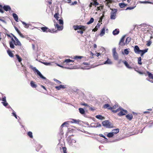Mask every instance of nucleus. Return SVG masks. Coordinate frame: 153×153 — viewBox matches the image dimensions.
Instances as JSON below:
<instances>
[{
	"instance_id": "f257e3e1",
	"label": "nucleus",
	"mask_w": 153,
	"mask_h": 153,
	"mask_svg": "<svg viewBox=\"0 0 153 153\" xmlns=\"http://www.w3.org/2000/svg\"><path fill=\"white\" fill-rule=\"evenodd\" d=\"M14 39L12 38L11 41L9 42V45L10 48H14L15 47L14 44L16 46H22V45L18 39L14 35L13 36Z\"/></svg>"
},
{
	"instance_id": "f03ea898",
	"label": "nucleus",
	"mask_w": 153,
	"mask_h": 153,
	"mask_svg": "<svg viewBox=\"0 0 153 153\" xmlns=\"http://www.w3.org/2000/svg\"><path fill=\"white\" fill-rule=\"evenodd\" d=\"M118 111H119V112L117 114L120 116L125 115L128 113V111L126 110H124L121 108H119L115 110L112 111V112L114 113Z\"/></svg>"
},
{
	"instance_id": "7ed1b4c3",
	"label": "nucleus",
	"mask_w": 153,
	"mask_h": 153,
	"mask_svg": "<svg viewBox=\"0 0 153 153\" xmlns=\"http://www.w3.org/2000/svg\"><path fill=\"white\" fill-rule=\"evenodd\" d=\"M40 28L42 31L44 32L53 33L56 32L54 29L51 30L46 26L42 27Z\"/></svg>"
},
{
	"instance_id": "20e7f679",
	"label": "nucleus",
	"mask_w": 153,
	"mask_h": 153,
	"mask_svg": "<svg viewBox=\"0 0 153 153\" xmlns=\"http://www.w3.org/2000/svg\"><path fill=\"white\" fill-rule=\"evenodd\" d=\"M73 28L75 30H81L83 31H85L86 28L85 26L82 25H74Z\"/></svg>"
},
{
	"instance_id": "39448f33",
	"label": "nucleus",
	"mask_w": 153,
	"mask_h": 153,
	"mask_svg": "<svg viewBox=\"0 0 153 153\" xmlns=\"http://www.w3.org/2000/svg\"><path fill=\"white\" fill-rule=\"evenodd\" d=\"M31 68L34 71L36 72L37 74L40 76V77L41 78L44 79H46V78L44 76L39 72V71L38 70L36 67H32V66H31Z\"/></svg>"
},
{
	"instance_id": "423d86ee",
	"label": "nucleus",
	"mask_w": 153,
	"mask_h": 153,
	"mask_svg": "<svg viewBox=\"0 0 153 153\" xmlns=\"http://www.w3.org/2000/svg\"><path fill=\"white\" fill-rule=\"evenodd\" d=\"M111 9L113 12H111V19H114L116 18V16L117 10L116 9Z\"/></svg>"
},
{
	"instance_id": "0eeeda50",
	"label": "nucleus",
	"mask_w": 153,
	"mask_h": 153,
	"mask_svg": "<svg viewBox=\"0 0 153 153\" xmlns=\"http://www.w3.org/2000/svg\"><path fill=\"white\" fill-rule=\"evenodd\" d=\"M102 124L103 126L106 128H109L111 127V124L108 120H106L102 122Z\"/></svg>"
},
{
	"instance_id": "6e6552de",
	"label": "nucleus",
	"mask_w": 153,
	"mask_h": 153,
	"mask_svg": "<svg viewBox=\"0 0 153 153\" xmlns=\"http://www.w3.org/2000/svg\"><path fill=\"white\" fill-rule=\"evenodd\" d=\"M113 56L114 59L115 60H117L118 59V56L117 53L116 52L115 48H114L112 50Z\"/></svg>"
},
{
	"instance_id": "1a4fd4ad",
	"label": "nucleus",
	"mask_w": 153,
	"mask_h": 153,
	"mask_svg": "<svg viewBox=\"0 0 153 153\" xmlns=\"http://www.w3.org/2000/svg\"><path fill=\"white\" fill-rule=\"evenodd\" d=\"M146 73L148 74L149 78H147V80L152 83H153V81L152 80H150V79H153V74L151 73L149 71H147Z\"/></svg>"
},
{
	"instance_id": "9d476101",
	"label": "nucleus",
	"mask_w": 153,
	"mask_h": 153,
	"mask_svg": "<svg viewBox=\"0 0 153 153\" xmlns=\"http://www.w3.org/2000/svg\"><path fill=\"white\" fill-rule=\"evenodd\" d=\"M125 37V36H123L121 39L119 45L121 46H124L126 44L125 42H124V39Z\"/></svg>"
},
{
	"instance_id": "9b49d317",
	"label": "nucleus",
	"mask_w": 153,
	"mask_h": 153,
	"mask_svg": "<svg viewBox=\"0 0 153 153\" xmlns=\"http://www.w3.org/2000/svg\"><path fill=\"white\" fill-rule=\"evenodd\" d=\"M141 50L139 48L137 45H135L134 48V52L137 54H140Z\"/></svg>"
},
{
	"instance_id": "f8f14e48",
	"label": "nucleus",
	"mask_w": 153,
	"mask_h": 153,
	"mask_svg": "<svg viewBox=\"0 0 153 153\" xmlns=\"http://www.w3.org/2000/svg\"><path fill=\"white\" fill-rule=\"evenodd\" d=\"M54 25L55 27L57 28V29L58 30H62L63 28V27L62 26V25H61V26H59L58 24L56 23H55Z\"/></svg>"
},
{
	"instance_id": "ddd939ff",
	"label": "nucleus",
	"mask_w": 153,
	"mask_h": 153,
	"mask_svg": "<svg viewBox=\"0 0 153 153\" xmlns=\"http://www.w3.org/2000/svg\"><path fill=\"white\" fill-rule=\"evenodd\" d=\"M4 10L7 11H10L11 10L10 7L9 5H4L2 7Z\"/></svg>"
},
{
	"instance_id": "4468645a",
	"label": "nucleus",
	"mask_w": 153,
	"mask_h": 153,
	"mask_svg": "<svg viewBox=\"0 0 153 153\" xmlns=\"http://www.w3.org/2000/svg\"><path fill=\"white\" fill-rule=\"evenodd\" d=\"M74 61L71 60L70 59H66L63 62V64H66L68 65V63L71 62H73Z\"/></svg>"
},
{
	"instance_id": "2eb2a0df",
	"label": "nucleus",
	"mask_w": 153,
	"mask_h": 153,
	"mask_svg": "<svg viewBox=\"0 0 153 153\" xmlns=\"http://www.w3.org/2000/svg\"><path fill=\"white\" fill-rule=\"evenodd\" d=\"M122 62L128 68L130 69H132V67L130 66L128 63L125 60H123L122 61Z\"/></svg>"
},
{
	"instance_id": "dca6fc26",
	"label": "nucleus",
	"mask_w": 153,
	"mask_h": 153,
	"mask_svg": "<svg viewBox=\"0 0 153 153\" xmlns=\"http://www.w3.org/2000/svg\"><path fill=\"white\" fill-rule=\"evenodd\" d=\"M126 117L129 120H131L133 118V115L131 114H129L126 115Z\"/></svg>"
},
{
	"instance_id": "f3484780",
	"label": "nucleus",
	"mask_w": 153,
	"mask_h": 153,
	"mask_svg": "<svg viewBox=\"0 0 153 153\" xmlns=\"http://www.w3.org/2000/svg\"><path fill=\"white\" fill-rule=\"evenodd\" d=\"M66 88L65 85H60L58 86H56L55 87V88L57 90H59L61 88Z\"/></svg>"
},
{
	"instance_id": "a211bd4d",
	"label": "nucleus",
	"mask_w": 153,
	"mask_h": 153,
	"mask_svg": "<svg viewBox=\"0 0 153 153\" xmlns=\"http://www.w3.org/2000/svg\"><path fill=\"white\" fill-rule=\"evenodd\" d=\"M55 12H56L55 14L54 15V17L57 20H58L59 18V13L58 10H56V11H55Z\"/></svg>"
},
{
	"instance_id": "6ab92c4d",
	"label": "nucleus",
	"mask_w": 153,
	"mask_h": 153,
	"mask_svg": "<svg viewBox=\"0 0 153 153\" xmlns=\"http://www.w3.org/2000/svg\"><path fill=\"white\" fill-rule=\"evenodd\" d=\"M148 50V49H145L144 50H141L140 51V56H142L146 52H147V51Z\"/></svg>"
},
{
	"instance_id": "aec40b11",
	"label": "nucleus",
	"mask_w": 153,
	"mask_h": 153,
	"mask_svg": "<svg viewBox=\"0 0 153 153\" xmlns=\"http://www.w3.org/2000/svg\"><path fill=\"white\" fill-rule=\"evenodd\" d=\"M13 16L15 20L17 22H18V19L17 15L15 13H13Z\"/></svg>"
},
{
	"instance_id": "412c9836",
	"label": "nucleus",
	"mask_w": 153,
	"mask_h": 153,
	"mask_svg": "<svg viewBox=\"0 0 153 153\" xmlns=\"http://www.w3.org/2000/svg\"><path fill=\"white\" fill-rule=\"evenodd\" d=\"M100 24L99 23H98L97 24V25L96 26L95 28L93 29L92 31H94V32L97 31L98 28H99L100 27Z\"/></svg>"
},
{
	"instance_id": "4be33fe9",
	"label": "nucleus",
	"mask_w": 153,
	"mask_h": 153,
	"mask_svg": "<svg viewBox=\"0 0 153 153\" xmlns=\"http://www.w3.org/2000/svg\"><path fill=\"white\" fill-rule=\"evenodd\" d=\"M7 52L10 56L11 57H14L13 53L9 49L7 50Z\"/></svg>"
},
{
	"instance_id": "5701e85b",
	"label": "nucleus",
	"mask_w": 153,
	"mask_h": 153,
	"mask_svg": "<svg viewBox=\"0 0 153 153\" xmlns=\"http://www.w3.org/2000/svg\"><path fill=\"white\" fill-rule=\"evenodd\" d=\"M93 2L91 3H92L93 5L95 7L99 4V3L97 1V0H92Z\"/></svg>"
},
{
	"instance_id": "b1692460",
	"label": "nucleus",
	"mask_w": 153,
	"mask_h": 153,
	"mask_svg": "<svg viewBox=\"0 0 153 153\" xmlns=\"http://www.w3.org/2000/svg\"><path fill=\"white\" fill-rule=\"evenodd\" d=\"M31 86L33 88H36L37 87V85L35 84V82L33 81H31L30 83Z\"/></svg>"
},
{
	"instance_id": "393cba45",
	"label": "nucleus",
	"mask_w": 153,
	"mask_h": 153,
	"mask_svg": "<svg viewBox=\"0 0 153 153\" xmlns=\"http://www.w3.org/2000/svg\"><path fill=\"white\" fill-rule=\"evenodd\" d=\"M119 131V129L118 128L114 129L112 130V133L114 135L115 134H116L118 133Z\"/></svg>"
},
{
	"instance_id": "a878e982",
	"label": "nucleus",
	"mask_w": 153,
	"mask_h": 153,
	"mask_svg": "<svg viewBox=\"0 0 153 153\" xmlns=\"http://www.w3.org/2000/svg\"><path fill=\"white\" fill-rule=\"evenodd\" d=\"M105 1L106 2V5L109 7L110 5L109 4L112 3V0H105Z\"/></svg>"
},
{
	"instance_id": "bb28decb",
	"label": "nucleus",
	"mask_w": 153,
	"mask_h": 153,
	"mask_svg": "<svg viewBox=\"0 0 153 153\" xmlns=\"http://www.w3.org/2000/svg\"><path fill=\"white\" fill-rule=\"evenodd\" d=\"M119 33V31L118 29H116L113 32V34L114 35H116Z\"/></svg>"
},
{
	"instance_id": "cd10ccee",
	"label": "nucleus",
	"mask_w": 153,
	"mask_h": 153,
	"mask_svg": "<svg viewBox=\"0 0 153 153\" xmlns=\"http://www.w3.org/2000/svg\"><path fill=\"white\" fill-rule=\"evenodd\" d=\"M119 5L120 7L123 8L124 7H125L127 5V4H126L124 3H119Z\"/></svg>"
},
{
	"instance_id": "c85d7f7f",
	"label": "nucleus",
	"mask_w": 153,
	"mask_h": 153,
	"mask_svg": "<svg viewBox=\"0 0 153 153\" xmlns=\"http://www.w3.org/2000/svg\"><path fill=\"white\" fill-rule=\"evenodd\" d=\"M105 33V27L103 28L101 30L100 35L101 36H103Z\"/></svg>"
},
{
	"instance_id": "c756f323",
	"label": "nucleus",
	"mask_w": 153,
	"mask_h": 153,
	"mask_svg": "<svg viewBox=\"0 0 153 153\" xmlns=\"http://www.w3.org/2000/svg\"><path fill=\"white\" fill-rule=\"evenodd\" d=\"M79 112L80 114H83L85 113V111L82 108H79Z\"/></svg>"
},
{
	"instance_id": "7c9ffc66",
	"label": "nucleus",
	"mask_w": 153,
	"mask_h": 153,
	"mask_svg": "<svg viewBox=\"0 0 153 153\" xmlns=\"http://www.w3.org/2000/svg\"><path fill=\"white\" fill-rule=\"evenodd\" d=\"M16 56L18 59V61L19 62H21L22 60V58L20 57L19 56L18 54H16Z\"/></svg>"
},
{
	"instance_id": "2f4dec72",
	"label": "nucleus",
	"mask_w": 153,
	"mask_h": 153,
	"mask_svg": "<svg viewBox=\"0 0 153 153\" xmlns=\"http://www.w3.org/2000/svg\"><path fill=\"white\" fill-rule=\"evenodd\" d=\"M27 135L31 138H33V137L32 134V133L31 131H29L27 133Z\"/></svg>"
},
{
	"instance_id": "473e14b6",
	"label": "nucleus",
	"mask_w": 153,
	"mask_h": 153,
	"mask_svg": "<svg viewBox=\"0 0 153 153\" xmlns=\"http://www.w3.org/2000/svg\"><path fill=\"white\" fill-rule=\"evenodd\" d=\"M117 105H114L113 106L109 107L108 108V109L112 110H114L113 109H115L117 107Z\"/></svg>"
},
{
	"instance_id": "72a5a7b5",
	"label": "nucleus",
	"mask_w": 153,
	"mask_h": 153,
	"mask_svg": "<svg viewBox=\"0 0 153 153\" xmlns=\"http://www.w3.org/2000/svg\"><path fill=\"white\" fill-rule=\"evenodd\" d=\"M111 63L112 62L111 61L110 59L108 58L107 60L104 63V64H111Z\"/></svg>"
},
{
	"instance_id": "f704fd0d",
	"label": "nucleus",
	"mask_w": 153,
	"mask_h": 153,
	"mask_svg": "<svg viewBox=\"0 0 153 153\" xmlns=\"http://www.w3.org/2000/svg\"><path fill=\"white\" fill-rule=\"evenodd\" d=\"M131 40V38L130 37H127L126 40L125 42L126 43V44H128L129 42Z\"/></svg>"
},
{
	"instance_id": "c9c22d12",
	"label": "nucleus",
	"mask_w": 153,
	"mask_h": 153,
	"mask_svg": "<svg viewBox=\"0 0 153 153\" xmlns=\"http://www.w3.org/2000/svg\"><path fill=\"white\" fill-rule=\"evenodd\" d=\"M114 135L113 134L112 132L109 133L107 135V137L111 138Z\"/></svg>"
},
{
	"instance_id": "e433bc0d",
	"label": "nucleus",
	"mask_w": 153,
	"mask_h": 153,
	"mask_svg": "<svg viewBox=\"0 0 153 153\" xmlns=\"http://www.w3.org/2000/svg\"><path fill=\"white\" fill-rule=\"evenodd\" d=\"M96 118L100 120H102L104 118V117L101 115H97L96 116Z\"/></svg>"
},
{
	"instance_id": "4c0bfd02",
	"label": "nucleus",
	"mask_w": 153,
	"mask_h": 153,
	"mask_svg": "<svg viewBox=\"0 0 153 153\" xmlns=\"http://www.w3.org/2000/svg\"><path fill=\"white\" fill-rule=\"evenodd\" d=\"M141 57H139L138 58V63L140 65H141L142 63L141 62Z\"/></svg>"
},
{
	"instance_id": "58836bf2",
	"label": "nucleus",
	"mask_w": 153,
	"mask_h": 153,
	"mask_svg": "<svg viewBox=\"0 0 153 153\" xmlns=\"http://www.w3.org/2000/svg\"><path fill=\"white\" fill-rule=\"evenodd\" d=\"M94 18H91L90 19V21L87 23V24L88 25H89L90 24H91L94 22Z\"/></svg>"
},
{
	"instance_id": "ea45409f",
	"label": "nucleus",
	"mask_w": 153,
	"mask_h": 153,
	"mask_svg": "<svg viewBox=\"0 0 153 153\" xmlns=\"http://www.w3.org/2000/svg\"><path fill=\"white\" fill-rule=\"evenodd\" d=\"M103 108H108L109 107H110V105L108 104H106L103 105Z\"/></svg>"
},
{
	"instance_id": "a19ab883",
	"label": "nucleus",
	"mask_w": 153,
	"mask_h": 153,
	"mask_svg": "<svg viewBox=\"0 0 153 153\" xmlns=\"http://www.w3.org/2000/svg\"><path fill=\"white\" fill-rule=\"evenodd\" d=\"M22 24L24 25V27L26 28H28L29 27V25L28 24H27L25 22H24L22 21Z\"/></svg>"
},
{
	"instance_id": "79ce46f5",
	"label": "nucleus",
	"mask_w": 153,
	"mask_h": 153,
	"mask_svg": "<svg viewBox=\"0 0 153 153\" xmlns=\"http://www.w3.org/2000/svg\"><path fill=\"white\" fill-rule=\"evenodd\" d=\"M82 58H83V56H75L74 57V59H77V60L78 59H81Z\"/></svg>"
},
{
	"instance_id": "37998d69",
	"label": "nucleus",
	"mask_w": 153,
	"mask_h": 153,
	"mask_svg": "<svg viewBox=\"0 0 153 153\" xmlns=\"http://www.w3.org/2000/svg\"><path fill=\"white\" fill-rule=\"evenodd\" d=\"M46 2L49 5H51L52 3V0H46Z\"/></svg>"
},
{
	"instance_id": "c03bdc74",
	"label": "nucleus",
	"mask_w": 153,
	"mask_h": 153,
	"mask_svg": "<svg viewBox=\"0 0 153 153\" xmlns=\"http://www.w3.org/2000/svg\"><path fill=\"white\" fill-rule=\"evenodd\" d=\"M59 21V23L60 24L62 25L63 26V21L62 19H59L58 20Z\"/></svg>"
},
{
	"instance_id": "a18cd8bd",
	"label": "nucleus",
	"mask_w": 153,
	"mask_h": 153,
	"mask_svg": "<svg viewBox=\"0 0 153 153\" xmlns=\"http://www.w3.org/2000/svg\"><path fill=\"white\" fill-rule=\"evenodd\" d=\"M124 52L125 54L126 55L128 54L129 52V51L128 50V49H125Z\"/></svg>"
},
{
	"instance_id": "49530a36",
	"label": "nucleus",
	"mask_w": 153,
	"mask_h": 153,
	"mask_svg": "<svg viewBox=\"0 0 153 153\" xmlns=\"http://www.w3.org/2000/svg\"><path fill=\"white\" fill-rule=\"evenodd\" d=\"M152 43V42L151 41L149 40L148 41H147V43L146 44V45L148 46H149L151 45Z\"/></svg>"
},
{
	"instance_id": "de8ad7c7",
	"label": "nucleus",
	"mask_w": 153,
	"mask_h": 153,
	"mask_svg": "<svg viewBox=\"0 0 153 153\" xmlns=\"http://www.w3.org/2000/svg\"><path fill=\"white\" fill-rule=\"evenodd\" d=\"M71 120L72 121L71 122L72 123H77V122H79V121L75 119H72Z\"/></svg>"
},
{
	"instance_id": "09e8293b",
	"label": "nucleus",
	"mask_w": 153,
	"mask_h": 153,
	"mask_svg": "<svg viewBox=\"0 0 153 153\" xmlns=\"http://www.w3.org/2000/svg\"><path fill=\"white\" fill-rule=\"evenodd\" d=\"M99 135L100 137H103V138H104L105 139V140H107V139L106 138L105 136H104V135H103L102 134H99Z\"/></svg>"
},
{
	"instance_id": "8fccbe9b",
	"label": "nucleus",
	"mask_w": 153,
	"mask_h": 153,
	"mask_svg": "<svg viewBox=\"0 0 153 153\" xmlns=\"http://www.w3.org/2000/svg\"><path fill=\"white\" fill-rule=\"evenodd\" d=\"M54 80L58 84H60L62 83L61 82L56 79H54Z\"/></svg>"
},
{
	"instance_id": "3c124183",
	"label": "nucleus",
	"mask_w": 153,
	"mask_h": 153,
	"mask_svg": "<svg viewBox=\"0 0 153 153\" xmlns=\"http://www.w3.org/2000/svg\"><path fill=\"white\" fill-rule=\"evenodd\" d=\"M5 106H6L8 104L7 102H1Z\"/></svg>"
},
{
	"instance_id": "603ef678",
	"label": "nucleus",
	"mask_w": 153,
	"mask_h": 153,
	"mask_svg": "<svg viewBox=\"0 0 153 153\" xmlns=\"http://www.w3.org/2000/svg\"><path fill=\"white\" fill-rule=\"evenodd\" d=\"M62 149L63 150L64 153H67L66 148L65 147H62Z\"/></svg>"
},
{
	"instance_id": "864d4df0",
	"label": "nucleus",
	"mask_w": 153,
	"mask_h": 153,
	"mask_svg": "<svg viewBox=\"0 0 153 153\" xmlns=\"http://www.w3.org/2000/svg\"><path fill=\"white\" fill-rule=\"evenodd\" d=\"M81 105H82L85 106L87 107H89L88 105L85 103H82L81 104Z\"/></svg>"
},
{
	"instance_id": "5fc2aeb1",
	"label": "nucleus",
	"mask_w": 153,
	"mask_h": 153,
	"mask_svg": "<svg viewBox=\"0 0 153 153\" xmlns=\"http://www.w3.org/2000/svg\"><path fill=\"white\" fill-rule=\"evenodd\" d=\"M134 7H128L126 8V10H132V9H133L134 8Z\"/></svg>"
},
{
	"instance_id": "6e6d98bb",
	"label": "nucleus",
	"mask_w": 153,
	"mask_h": 153,
	"mask_svg": "<svg viewBox=\"0 0 153 153\" xmlns=\"http://www.w3.org/2000/svg\"><path fill=\"white\" fill-rule=\"evenodd\" d=\"M83 30H79L77 31V33H80L81 34H82L83 33Z\"/></svg>"
},
{
	"instance_id": "4d7b16f0",
	"label": "nucleus",
	"mask_w": 153,
	"mask_h": 153,
	"mask_svg": "<svg viewBox=\"0 0 153 153\" xmlns=\"http://www.w3.org/2000/svg\"><path fill=\"white\" fill-rule=\"evenodd\" d=\"M16 31L18 33H20V31L18 30V28L16 26L14 27Z\"/></svg>"
},
{
	"instance_id": "13d9d810",
	"label": "nucleus",
	"mask_w": 153,
	"mask_h": 153,
	"mask_svg": "<svg viewBox=\"0 0 153 153\" xmlns=\"http://www.w3.org/2000/svg\"><path fill=\"white\" fill-rule=\"evenodd\" d=\"M66 124H68V122H65L61 126V127H63Z\"/></svg>"
},
{
	"instance_id": "bf43d9fd",
	"label": "nucleus",
	"mask_w": 153,
	"mask_h": 153,
	"mask_svg": "<svg viewBox=\"0 0 153 153\" xmlns=\"http://www.w3.org/2000/svg\"><path fill=\"white\" fill-rule=\"evenodd\" d=\"M103 8V6H101L99 7H97V9L98 10H100L101 9H102Z\"/></svg>"
},
{
	"instance_id": "052dcab7",
	"label": "nucleus",
	"mask_w": 153,
	"mask_h": 153,
	"mask_svg": "<svg viewBox=\"0 0 153 153\" xmlns=\"http://www.w3.org/2000/svg\"><path fill=\"white\" fill-rule=\"evenodd\" d=\"M77 3V2L76 1H74V2H73L71 4V5H73L74 4H76Z\"/></svg>"
},
{
	"instance_id": "680f3d73",
	"label": "nucleus",
	"mask_w": 153,
	"mask_h": 153,
	"mask_svg": "<svg viewBox=\"0 0 153 153\" xmlns=\"http://www.w3.org/2000/svg\"><path fill=\"white\" fill-rule=\"evenodd\" d=\"M2 100L3 102H6V98L5 97H4L2 98Z\"/></svg>"
},
{
	"instance_id": "e2e57ef3",
	"label": "nucleus",
	"mask_w": 153,
	"mask_h": 153,
	"mask_svg": "<svg viewBox=\"0 0 153 153\" xmlns=\"http://www.w3.org/2000/svg\"><path fill=\"white\" fill-rule=\"evenodd\" d=\"M134 69L135 71H137V72H138V71H139L138 68L137 67H136V68H134Z\"/></svg>"
},
{
	"instance_id": "0e129e2a",
	"label": "nucleus",
	"mask_w": 153,
	"mask_h": 153,
	"mask_svg": "<svg viewBox=\"0 0 153 153\" xmlns=\"http://www.w3.org/2000/svg\"><path fill=\"white\" fill-rule=\"evenodd\" d=\"M44 64L46 65H51V63L48 62H44Z\"/></svg>"
},
{
	"instance_id": "69168bd1",
	"label": "nucleus",
	"mask_w": 153,
	"mask_h": 153,
	"mask_svg": "<svg viewBox=\"0 0 153 153\" xmlns=\"http://www.w3.org/2000/svg\"><path fill=\"white\" fill-rule=\"evenodd\" d=\"M12 114H13V115L16 118H17V115H16V114L14 112H13L12 113Z\"/></svg>"
},
{
	"instance_id": "338daca9",
	"label": "nucleus",
	"mask_w": 153,
	"mask_h": 153,
	"mask_svg": "<svg viewBox=\"0 0 153 153\" xmlns=\"http://www.w3.org/2000/svg\"><path fill=\"white\" fill-rule=\"evenodd\" d=\"M18 33L21 37H24V36H23V35L21 33V32H20V33Z\"/></svg>"
},
{
	"instance_id": "774afa93",
	"label": "nucleus",
	"mask_w": 153,
	"mask_h": 153,
	"mask_svg": "<svg viewBox=\"0 0 153 153\" xmlns=\"http://www.w3.org/2000/svg\"><path fill=\"white\" fill-rule=\"evenodd\" d=\"M41 87L43 88L45 90H46V88L44 86V85H41Z\"/></svg>"
}]
</instances>
